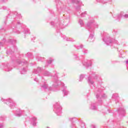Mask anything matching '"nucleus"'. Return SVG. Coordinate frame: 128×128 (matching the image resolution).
Returning <instances> with one entry per match:
<instances>
[{
    "label": "nucleus",
    "mask_w": 128,
    "mask_h": 128,
    "mask_svg": "<svg viewBox=\"0 0 128 128\" xmlns=\"http://www.w3.org/2000/svg\"><path fill=\"white\" fill-rule=\"evenodd\" d=\"M8 30H10V32H15V34H20V32L30 34V30L26 28V25L18 20L12 22L8 26Z\"/></svg>",
    "instance_id": "f257e3e1"
},
{
    "label": "nucleus",
    "mask_w": 128,
    "mask_h": 128,
    "mask_svg": "<svg viewBox=\"0 0 128 128\" xmlns=\"http://www.w3.org/2000/svg\"><path fill=\"white\" fill-rule=\"evenodd\" d=\"M53 82L54 84L52 85V86L54 88H56L58 86H62V92L64 94V96H66L69 94L68 90L66 89V86H64V84L62 83L60 81L58 80V74H56L52 78Z\"/></svg>",
    "instance_id": "f03ea898"
},
{
    "label": "nucleus",
    "mask_w": 128,
    "mask_h": 128,
    "mask_svg": "<svg viewBox=\"0 0 128 128\" xmlns=\"http://www.w3.org/2000/svg\"><path fill=\"white\" fill-rule=\"evenodd\" d=\"M86 28L90 32H94V28H98V24L92 18L87 22Z\"/></svg>",
    "instance_id": "7ed1b4c3"
},
{
    "label": "nucleus",
    "mask_w": 128,
    "mask_h": 128,
    "mask_svg": "<svg viewBox=\"0 0 128 128\" xmlns=\"http://www.w3.org/2000/svg\"><path fill=\"white\" fill-rule=\"evenodd\" d=\"M90 76L88 77V82L90 86H94V82L93 80H97V82H100V76L96 74V72H90L89 73Z\"/></svg>",
    "instance_id": "20e7f679"
},
{
    "label": "nucleus",
    "mask_w": 128,
    "mask_h": 128,
    "mask_svg": "<svg viewBox=\"0 0 128 128\" xmlns=\"http://www.w3.org/2000/svg\"><path fill=\"white\" fill-rule=\"evenodd\" d=\"M103 41L105 42V44L107 46H112V44H115L117 46H120V43L118 41L110 38V36H107L106 37L103 38Z\"/></svg>",
    "instance_id": "39448f33"
},
{
    "label": "nucleus",
    "mask_w": 128,
    "mask_h": 128,
    "mask_svg": "<svg viewBox=\"0 0 128 128\" xmlns=\"http://www.w3.org/2000/svg\"><path fill=\"white\" fill-rule=\"evenodd\" d=\"M18 64L20 66H24L20 70V72L21 74H26V70H28V62L26 61H17Z\"/></svg>",
    "instance_id": "423d86ee"
},
{
    "label": "nucleus",
    "mask_w": 128,
    "mask_h": 128,
    "mask_svg": "<svg viewBox=\"0 0 128 128\" xmlns=\"http://www.w3.org/2000/svg\"><path fill=\"white\" fill-rule=\"evenodd\" d=\"M76 4H78V6L76 7V16H80L81 18H84V16H86V12H84L83 13H82V14H80V4H82V2H80V0H77L76 2Z\"/></svg>",
    "instance_id": "0eeeda50"
},
{
    "label": "nucleus",
    "mask_w": 128,
    "mask_h": 128,
    "mask_svg": "<svg viewBox=\"0 0 128 128\" xmlns=\"http://www.w3.org/2000/svg\"><path fill=\"white\" fill-rule=\"evenodd\" d=\"M1 100L2 102H4L6 104H8L10 108H16V102H14V100H12V99L8 98L5 100L3 98H2Z\"/></svg>",
    "instance_id": "6e6552de"
},
{
    "label": "nucleus",
    "mask_w": 128,
    "mask_h": 128,
    "mask_svg": "<svg viewBox=\"0 0 128 128\" xmlns=\"http://www.w3.org/2000/svg\"><path fill=\"white\" fill-rule=\"evenodd\" d=\"M96 96L97 100H98L99 106H100V104H102V98H106V94H102V92H100V91H98V92L96 94Z\"/></svg>",
    "instance_id": "1a4fd4ad"
},
{
    "label": "nucleus",
    "mask_w": 128,
    "mask_h": 128,
    "mask_svg": "<svg viewBox=\"0 0 128 128\" xmlns=\"http://www.w3.org/2000/svg\"><path fill=\"white\" fill-rule=\"evenodd\" d=\"M54 112L56 114L57 116H61L62 114V106L60 104V102H57L54 105Z\"/></svg>",
    "instance_id": "9d476101"
},
{
    "label": "nucleus",
    "mask_w": 128,
    "mask_h": 128,
    "mask_svg": "<svg viewBox=\"0 0 128 128\" xmlns=\"http://www.w3.org/2000/svg\"><path fill=\"white\" fill-rule=\"evenodd\" d=\"M5 42H8L9 44H14L16 42V40L8 39V40L6 41V39L4 38L2 40V42H0V48H2V46H3Z\"/></svg>",
    "instance_id": "9b49d317"
},
{
    "label": "nucleus",
    "mask_w": 128,
    "mask_h": 128,
    "mask_svg": "<svg viewBox=\"0 0 128 128\" xmlns=\"http://www.w3.org/2000/svg\"><path fill=\"white\" fill-rule=\"evenodd\" d=\"M14 16H16V20H18V18L19 19L22 18V16H20V14H18L16 12H10V13L6 16V19L8 20V18H10L11 16H13V18H14Z\"/></svg>",
    "instance_id": "f8f14e48"
},
{
    "label": "nucleus",
    "mask_w": 128,
    "mask_h": 128,
    "mask_svg": "<svg viewBox=\"0 0 128 128\" xmlns=\"http://www.w3.org/2000/svg\"><path fill=\"white\" fill-rule=\"evenodd\" d=\"M18 51V48H16V46H12L11 49L9 50L6 52L7 54H14V52H17Z\"/></svg>",
    "instance_id": "ddd939ff"
},
{
    "label": "nucleus",
    "mask_w": 128,
    "mask_h": 128,
    "mask_svg": "<svg viewBox=\"0 0 128 128\" xmlns=\"http://www.w3.org/2000/svg\"><path fill=\"white\" fill-rule=\"evenodd\" d=\"M83 66H84L86 68H88V66H92V60H84L82 62Z\"/></svg>",
    "instance_id": "4468645a"
},
{
    "label": "nucleus",
    "mask_w": 128,
    "mask_h": 128,
    "mask_svg": "<svg viewBox=\"0 0 128 128\" xmlns=\"http://www.w3.org/2000/svg\"><path fill=\"white\" fill-rule=\"evenodd\" d=\"M42 90H46L47 88H49L50 90H52V87L48 88V85L46 84V82H44L42 85L40 86Z\"/></svg>",
    "instance_id": "2eb2a0df"
},
{
    "label": "nucleus",
    "mask_w": 128,
    "mask_h": 128,
    "mask_svg": "<svg viewBox=\"0 0 128 128\" xmlns=\"http://www.w3.org/2000/svg\"><path fill=\"white\" fill-rule=\"evenodd\" d=\"M42 68H41L38 67L36 69H34L33 74H32V76H34V74H38V76H40V72H42Z\"/></svg>",
    "instance_id": "dca6fc26"
},
{
    "label": "nucleus",
    "mask_w": 128,
    "mask_h": 128,
    "mask_svg": "<svg viewBox=\"0 0 128 128\" xmlns=\"http://www.w3.org/2000/svg\"><path fill=\"white\" fill-rule=\"evenodd\" d=\"M118 112L120 116H124L126 110L124 108L122 107L118 110Z\"/></svg>",
    "instance_id": "f3484780"
},
{
    "label": "nucleus",
    "mask_w": 128,
    "mask_h": 128,
    "mask_svg": "<svg viewBox=\"0 0 128 128\" xmlns=\"http://www.w3.org/2000/svg\"><path fill=\"white\" fill-rule=\"evenodd\" d=\"M90 34L89 38H88V42H92L94 41V32H90Z\"/></svg>",
    "instance_id": "a211bd4d"
},
{
    "label": "nucleus",
    "mask_w": 128,
    "mask_h": 128,
    "mask_svg": "<svg viewBox=\"0 0 128 128\" xmlns=\"http://www.w3.org/2000/svg\"><path fill=\"white\" fill-rule=\"evenodd\" d=\"M62 38H64V40H66L67 42H76V40L72 38H68L64 35H62Z\"/></svg>",
    "instance_id": "6ab92c4d"
},
{
    "label": "nucleus",
    "mask_w": 128,
    "mask_h": 128,
    "mask_svg": "<svg viewBox=\"0 0 128 128\" xmlns=\"http://www.w3.org/2000/svg\"><path fill=\"white\" fill-rule=\"evenodd\" d=\"M4 68L6 72H10V70H12V68L8 65V63L4 64Z\"/></svg>",
    "instance_id": "aec40b11"
},
{
    "label": "nucleus",
    "mask_w": 128,
    "mask_h": 128,
    "mask_svg": "<svg viewBox=\"0 0 128 128\" xmlns=\"http://www.w3.org/2000/svg\"><path fill=\"white\" fill-rule=\"evenodd\" d=\"M18 112L19 113L15 114V116H24V110H20L18 109Z\"/></svg>",
    "instance_id": "412c9836"
},
{
    "label": "nucleus",
    "mask_w": 128,
    "mask_h": 128,
    "mask_svg": "<svg viewBox=\"0 0 128 128\" xmlns=\"http://www.w3.org/2000/svg\"><path fill=\"white\" fill-rule=\"evenodd\" d=\"M31 124H32V126H36V118L32 117L30 120Z\"/></svg>",
    "instance_id": "4be33fe9"
},
{
    "label": "nucleus",
    "mask_w": 128,
    "mask_h": 128,
    "mask_svg": "<svg viewBox=\"0 0 128 128\" xmlns=\"http://www.w3.org/2000/svg\"><path fill=\"white\" fill-rule=\"evenodd\" d=\"M98 2H100V4H108V2H112V0H96Z\"/></svg>",
    "instance_id": "5701e85b"
},
{
    "label": "nucleus",
    "mask_w": 128,
    "mask_h": 128,
    "mask_svg": "<svg viewBox=\"0 0 128 128\" xmlns=\"http://www.w3.org/2000/svg\"><path fill=\"white\" fill-rule=\"evenodd\" d=\"M112 98H113L114 100H115L116 102H118V100H120V97L118 96V94H113Z\"/></svg>",
    "instance_id": "b1692460"
},
{
    "label": "nucleus",
    "mask_w": 128,
    "mask_h": 128,
    "mask_svg": "<svg viewBox=\"0 0 128 128\" xmlns=\"http://www.w3.org/2000/svg\"><path fill=\"white\" fill-rule=\"evenodd\" d=\"M90 110H94L98 108V107H96V104L95 103H92L91 104V106L90 107Z\"/></svg>",
    "instance_id": "393cba45"
},
{
    "label": "nucleus",
    "mask_w": 128,
    "mask_h": 128,
    "mask_svg": "<svg viewBox=\"0 0 128 128\" xmlns=\"http://www.w3.org/2000/svg\"><path fill=\"white\" fill-rule=\"evenodd\" d=\"M117 18L118 20H120V18H128V14H126L125 15H122V14H120L119 15H118Z\"/></svg>",
    "instance_id": "a878e982"
},
{
    "label": "nucleus",
    "mask_w": 128,
    "mask_h": 128,
    "mask_svg": "<svg viewBox=\"0 0 128 128\" xmlns=\"http://www.w3.org/2000/svg\"><path fill=\"white\" fill-rule=\"evenodd\" d=\"M50 72H48V71H44L43 72V75L44 76H51Z\"/></svg>",
    "instance_id": "bb28decb"
},
{
    "label": "nucleus",
    "mask_w": 128,
    "mask_h": 128,
    "mask_svg": "<svg viewBox=\"0 0 128 128\" xmlns=\"http://www.w3.org/2000/svg\"><path fill=\"white\" fill-rule=\"evenodd\" d=\"M78 24L80 25V26H84V20L82 19H80L78 20Z\"/></svg>",
    "instance_id": "cd10ccee"
},
{
    "label": "nucleus",
    "mask_w": 128,
    "mask_h": 128,
    "mask_svg": "<svg viewBox=\"0 0 128 128\" xmlns=\"http://www.w3.org/2000/svg\"><path fill=\"white\" fill-rule=\"evenodd\" d=\"M26 56L28 58H32V53L28 52L26 54Z\"/></svg>",
    "instance_id": "c85d7f7f"
},
{
    "label": "nucleus",
    "mask_w": 128,
    "mask_h": 128,
    "mask_svg": "<svg viewBox=\"0 0 128 128\" xmlns=\"http://www.w3.org/2000/svg\"><path fill=\"white\" fill-rule=\"evenodd\" d=\"M54 62V59L50 58L48 61H47V63L48 64H52V62Z\"/></svg>",
    "instance_id": "c756f323"
},
{
    "label": "nucleus",
    "mask_w": 128,
    "mask_h": 128,
    "mask_svg": "<svg viewBox=\"0 0 128 128\" xmlns=\"http://www.w3.org/2000/svg\"><path fill=\"white\" fill-rule=\"evenodd\" d=\"M36 58H37L38 60L40 61V62H44L43 60H44V58H42V57H36Z\"/></svg>",
    "instance_id": "7c9ffc66"
},
{
    "label": "nucleus",
    "mask_w": 128,
    "mask_h": 128,
    "mask_svg": "<svg viewBox=\"0 0 128 128\" xmlns=\"http://www.w3.org/2000/svg\"><path fill=\"white\" fill-rule=\"evenodd\" d=\"M74 46L75 48H77V50H80V48H83L84 46L82 45H80V46H76L74 45Z\"/></svg>",
    "instance_id": "2f4dec72"
},
{
    "label": "nucleus",
    "mask_w": 128,
    "mask_h": 128,
    "mask_svg": "<svg viewBox=\"0 0 128 128\" xmlns=\"http://www.w3.org/2000/svg\"><path fill=\"white\" fill-rule=\"evenodd\" d=\"M84 74H81L80 75V82H82V80H84Z\"/></svg>",
    "instance_id": "473e14b6"
},
{
    "label": "nucleus",
    "mask_w": 128,
    "mask_h": 128,
    "mask_svg": "<svg viewBox=\"0 0 128 128\" xmlns=\"http://www.w3.org/2000/svg\"><path fill=\"white\" fill-rule=\"evenodd\" d=\"M0 10H8V8L6 6H4L2 8H0Z\"/></svg>",
    "instance_id": "72a5a7b5"
},
{
    "label": "nucleus",
    "mask_w": 128,
    "mask_h": 128,
    "mask_svg": "<svg viewBox=\"0 0 128 128\" xmlns=\"http://www.w3.org/2000/svg\"><path fill=\"white\" fill-rule=\"evenodd\" d=\"M50 24H51V26H57V28L58 26V24H54V22H50Z\"/></svg>",
    "instance_id": "f704fd0d"
},
{
    "label": "nucleus",
    "mask_w": 128,
    "mask_h": 128,
    "mask_svg": "<svg viewBox=\"0 0 128 128\" xmlns=\"http://www.w3.org/2000/svg\"><path fill=\"white\" fill-rule=\"evenodd\" d=\"M6 32V28H4L2 27L0 28V32Z\"/></svg>",
    "instance_id": "c9c22d12"
},
{
    "label": "nucleus",
    "mask_w": 128,
    "mask_h": 128,
    "mask_svg": "<svg viewBox=\"0 0 128 128\" xmlns=\"http://www.w3.org/2000/svg\"><path fill=\"white\" fill-rule=\"evenodd\" d=\"M0 120H6V116H1Z\"/></svg>",
    "instance_id": "e433bc0d"
},
{
    "label": "nucleus",
    "mask_w": 128,
    "mask_h": 128,
    "mask_svg": "<svg viewBox=\"0 0 128 128\" xmlns=\"http://www.w3.org/2000/svg\"><path fill=\"white\" fill-rule=\"evenodd\" d=\"M83 52L84 54H88V51L86 49H84L83 50Z\"/></svg>",
    "instance_id": "4c0bfd02"
},
{
    "label": "nucleus",
    "mask_w": 128,
    "mask_h": 128,
    "mask_svg": "<svg viewBox=\"0 0 128 128\" xmlns=\"http://www.w3.org/2000/svg\"><path fill=\"white\" fill-rule=\"evenodd\" d=\"M8 2V0H0V3L1 4H4V2Z\"/></svg>",
    "instance_id": "58836bf2"
},
{
    "label": "nucleus",
    "mask_w": 128,
    "mask_h": 128,
    "mask_svg": "<svg viewBox=\"0 0 128 128\" xmlns=\"http://www.w3.org/2000/svg\"><path fill=\"white\" fill-rule=\"evenodd\" d=\"M116 32H117L116 30H114V31L112 32L113 34L115 35L116 34Z\"/></svg>",
    "instance_id": "ea45409f"
},
{
    "label": "nucleus",
    "mask_w": 128,
    "mask_h": 128,
    "mask_svg": "<svg viewBox=\"0 0 128 128\" xmlns=\"http://www.w3.org/2000/svg\"><path fill=\"white\" fill-rule=\"evenodd\" d=\"M4 124H0V128H4Z\"/></svg>",
    "instance_id": "a19ab883"
},
{
    "label": "nucleus",
    "mask_w": 128,
    "mask_h": 128,
    "mask_svg": "<svg viewBox=\"0 0 128 128\" xmlns=\"http://www.w3.org/2000/svg\"><path fill=\"white\" fill-rule=\"evenodd\" d=\"M34 82H38V78H34Z\"/></svg>",
    "instance_id": "79ce46f5"
},
{
    "label": "nucleus",
    "mask_w": 128,
    "mask_h": 128,
    "mask_svg": "<svg viewBox=\"0 0 128 128\" xmlns=\"http://www.w3.org/2000/svg\"><path fill=\"white\" fill-rule=\"evenodd\" d=\"M58 26H59V28H62V24H58Z\"/></svg>",
    "instance_id": "37998d69"
},
{
    "label": "nucleus",
    "mask_w": 128,
    "mask_h": 128,
    "mask_svg": "<svg viewBox=\"0 0 128 128\" xmlns=\"http://www.w3.org/2000/svg\"><path fill=\"white\" fill-rule=\"evenodd\" d=\"M126 64H126V67H128V60L126 61Z\"/></svg>",
    "instance_id": "c03bdc74"
},
{
    "label": "nucleus",
    "mask_w": 128,
    "mask_h": 128,
    "mask_svg": "<svg viewBox=\"0 0 128 128\" xmlns=\"http://www.w3.org/2000/svg\"><path fill=\"white\" fill-rule=\"evenodd\" d=\"M4 24H6V20L4 22Z\"/></svg>",
    "instance_id": "a18cd8bd"
},
{
    "label": "nucleus",
    "mask_w": 128,
    "mask_h": 128,
    "mask_svg": "<svg viewBox=\"0 0 128 128\" xmlns=\"http://www.w3.org/2000/svg\"><path fill=\"white\" fill-rule=\"evenodd\" d=\"M32 40H36V37H34L32 38Z\"/></svg>",
    "instance_id": "49530a36"
},
{
    "label": "nucleus",
    "mask_w": 128,
    "mask_h": 128,
    "mask_svg": "<svg viewBox=\"0 0 128 128\" xmlns=\"http://www.w3.org/2000/svg\"><path fill=\"white\" fill-rule=\"evenodd\" d=\"M72 0V2H74V0Z\"/></svg>",
    "instance_id": "de8ad7c7"
},
{
    "label": "nucleus",
    "mask_w": 128,
    "mask_h": 128,
    "mask_svg": "<svg viewBox=\"0 0 128 128\" xmlns=\"http://www.w3.org/2000/svg\"><path fill=\"white\" fill-rule=\"evenodd\" d=\"M76 58H78V56H75Z\"/></svg>",
    "instance_id": "09e8293b"
},
{
    "label": "nucleus",
    "mask_w": 128,
    "mask_h": 128,
    "mask_svg": "<svg viewBox=\"0 0 128 128\" xmlns=\"http://www.w3.org/2000/svg\"><path fill=\"white\" fill-rule=\"evenodd\" d=\"M48 65H46L45 66V68H46V66H48Z\"/></svg>",
    "instance_id": "8fccbe9b"
},
{
    "label": "nucleus",
    "mask_w": 128,
    "mask_h": 128,
    "mask_svg": "<svg viewBox=\"0 0 128 128\" xmlns=\"http://www.w3.org/2000/svg\"><path fill=\"white\" fill-rule=\"evenodd\" d=\"M127 70H128V66H127Z\"/></svg>",
    "instance_id": "3c124183"
},
{
    "label": "nucleus",
    "mask_w": 128,
    "mask_h": 128,
    "mask_svg": "<svg viewBox=\"0 0 128 128\" xmlns=\"http://www.w3.org/2000/svg\"><path fill=\"white\" fill-rule=\"evenodd\" d=\"M110 112H109V113Z\"/></svg>",
    "instance_id": "603ef678"
}]
</instances>
